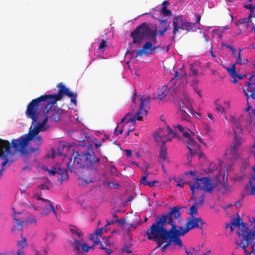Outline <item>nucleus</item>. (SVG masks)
Here are the masks:
<instances>
[{
  "label": "nucleus",
  "mask_w": 255,
  "mask_h": 255,
  "mask_svg": "<svg viewBox=\"0 0 255 255\" xmlns=\"http://www.w3.org/2000/svg\"><path fill=\"white\" fill-rule=\"evenodd\" d=\"M44 95L33 99L27 106L25 115L27 118L32 120V124L37 123L39 114L42 112L44 119L42 124L45 125L48 120L52 121L54 108L52 106L56 103L53 102L51 98H44Z\"/></svg>",
  "instance_id": "1"
},
{
  "label": "nucleus",
  "mask_w": 255,
  "mask_h": 255,
  "mask_svg": "<svg viewBox=\"0 0 255 255\" xmlns=\"http://www.w3.org/2000/svg\"><path fill=\"white\" fill-rule=\"evenodd\" d=\"M165 221V218L157 217L156 222L147 229L144 235L148 240L153 241L156 243L157 246L156 249L163 245L161 240L165 238L168 230L165 227L166 225Z\"/></svg>",
  "instance_id": "2"
},
{
  "label": "nucleus",
  "mask_w": 255,
  "mask_h": 255,
  "mask_svg": "<svg viewBox=\"0 0 255 255\" xmlns=\"http://www.w3.org/2000/svg\"><path fill=\"white\" fill-rule=\"evenodd\" d=\"M36 125H31L29 128V132L27 134L21 136L19 139H12L11 140V147L14 148V152H16L17 151L24 153L25 150L26 146L28 144L29 142L35 138L34 136H37L39 132L42 130L43 128L44 125L42 124V122L35 123Z\"/></svg>",
  "instance_id": "3"
},
{
  "label": "nucleus",
  "mask_w": 255,
  "mask_h": 255,
  "mask_svg": "<svg viewBox=\"0 0 255 255\" xmlns=\"http://www.w3.org/2000/svg\"><path fill=\"white\" fill-rule=\"evenodd\" d=\"M130 37L132 38L133 44L140 43L143 39L151 40L155 44L157 43L156 29L150 28L148 24L144 22L131 32Z\"/></svg>",
  "instance_id": "4"
},
{
  "label": "nucleus",
  "mask_w": 255,
  "mask_h": 255,
  "mask_svg": "<svg viewBox=\"0 0 255 255\" xmlns=\"http://www.w3.org/2000/svg\"><path fill=\"white\" fill-rule=\"evenodd\" d=\"M195 23L187 22L183 16H175L173 19V36L171 37V40L174 42H176L175 36L180 33V29L186 30L189 31L192 29Z\"/></svg>",
  "instance_id": "5"
},
{
  "label": "nucleus",
  "mask_w": 255,
  "mask_h": 255,
  "mask_svg": "<svg viewBox=\"0 0 255 255\" xmlns=\"http://www.w3.org/2000/svg\"><path fill=\"white\" fill-rule=\"evenodd\" d=\"M182 134L187 138V140L185 141V143L189 149V152L187 153V164L190 165L191 163V157L197 154L200 149V145L192 137V135H194L195 134L188 128L185 129L182 132Z\"/></svg>",
  "instance_id": "6"
},
{
  "label": "nucleus",
  "mask_w": 255,
  "mask_h": 255,
  "mask_svg": "<svg viewBox=\"0 0 255 255\" xmlns=\"http://www.w3.org/2000/svg\"><path fill=\"white\" fill-rule=\"evenodd\" d=\"M205 224V221L201 218L188 217L185 220V227H179L177 230L183 236L194 228H197L202 230Z\"/></svg>",
  "instance_id": "7"
},
{
  "label": "nucleus",
  "mask_w": 255,
  "mask_h": 255,
  "mask_svg": "<svg viewBox=\"0 0 255 255\" xmlns=\"http://www.w3.org/2000/svg\"><path fill=\"white\" fill-rule=\"evenodd\" d=\"M83 158H84V168L92 170L93 173H96L100 158L95 156L92 149H89L88 151L83 153Z\"/></svg>",
  "instance_id": "8"
},
{
  "label": "nucleus",
  "mask_w": 255,
  "mask_h": 255,
  "mask_svg": "<svg viewBox=\"0 0 255 255\" xmlns=\"http://www.w3.org/2000/svg\"><path fill=\"white\" fill-rule=\"evenodd\" d=\"M182 208L175 206L171 208L170 210L166 214H162L160 218H165V224L171 225V229H177V227L174 221V219H177L181 217L182 211Z\"/></svg>",
  "instance_id": "9"
},
{
  "label": "nucleus",
  "mask_w": 255,
  "mask_h": 255,
  "mask_svg": "<svg viewBox=\"0 0 255 255\" xmlns=\"http://www.w3.org/2000/svg\"><path fill=\"white\" fill-rule=\"evenodd\" d=\"M84 158H83V155L81 156L78 151L73 150L71 158L66 163L67 168L70 172H73L74 167L77 169L84 168Z\"/></svg>",
  "instance_id": "10"
},
{
  "label": "nucleus",
  "mask_w": 255,
  "mask_h": 255,
  "mask_svg": "<svg viewBox=\"0 0 255 255\" xmlns=\"http://www.w3.org/2000/svg\"><path fill=\"white\" fill-rule=\"evenodd\" d=\"M181 236H182V235L177 229L170 228L168 230L165 238L162 239L161 242H163V244L166 243L165 245L168 247L172 245L176 247L177 246L178 241H179Z\"/></svg>",
  "instance_id": "11"
},
{
  "label": "nucleus",
  "mask_w": 255,
  "mask_h": 255,
  "mask_svg": "<svg viewBox=\"0 0 255 255\" xmlns=\"http://www.w3.org/2000/svg\"><path fill=\"white\" fill-rule=\"evenodd\" d=\"M175 135V132L168 126L165 130L160 129L154 135V138L157 142L161 141L162 144H165L166 142L171 141Z\"/></svg>",
  "instance_id": "12"
},
{
  "label": "nucleus",
  "mask_w": 255,
  "mask_h": 255,
  "mask_svg": "<svg viewBox=\"0 0 255 255\" xmlns=\"http://www.w3.org/2000/svg\"><path fill=\"white\" fill-rule=\"evenodd\" d=\"M57 87L58 88V91L57 94L52 95H44V98H51L53 100V102H56L60 100L63 95H65L68 97L74 96V93L71 92L69 89L64 85L62 83H59Z\"/></svg>",
  "instance_id": "13"
},
{
  "label": "nucleus",
  "mask_w": 255,
  "mask_h": 255,
  "mask_svg": "<svg viewBox=\"0 0 255 255\" xmlns=\"http://www.w3.org/2000/svg\"><path fill=\"white\" fill-rule=\"evenodd\" d=\"M252 218L250 219L249 221L251 223V226L252 229L250 230L249 225L248 224L244 223L240 217L234 220L232 223L233 224L234 226L238 228L239 231L237 232V235L239 237H241L242 235L247 234L250 232H253V227L255 225L254 222L253 221Z\"/></svg>",
  "instance_id": "14"
},
{
  "label": "nucleus",
  "mask_w": 255,
  "mask_h": 255,
  "mask_svg": "<svg viewBox=\"0 0 255 255\" xmlns=\"http://www.w3.org/2000/svg\"><path fill=\"white\" fill-rule=\"evenodd\" d=\"M253 221L255 225L253 227V232H250L247 234L242 235L241 238V242H236V245L242 248L244 251L247 249V247L251 244L254 240H255V218L253 217Z\"/></svg>",
  "instance_id": "15"
},
{
  "label": "nucleus",
  "mask_w": 255,
  "mask_h": 255,
  "mask_svg": "<svg viewBox=\"0 0 255 255\" xmlns=\"http://www.w3.org/2000/svg\"><path fill=\"white\" fill-rule=\"evenodd\" d=\"M196 182H199L200 184L199 189L204 190L209 193L213 192V189L216 185L212 182L211 179L209 177L196 178Z\"/></svg>",
  "instance_id": "16"
},
{
  "label": "nucleus",
  "mask_w": 255,
  "mask_h": 255,
  "mask_svg": "<svg viewBox=\"0 0 255 255\" xmlns=\"http://www.w3.org/2000/svg\"><path fill=\"white\" fill-rule=\"evenodd\" d=\"M45 170L48 171L51 175H54L56 173L59 174L60 177L58 178V181L60 182V184H62L64 180H67L69 179L68 172L66 169L61 168L52 167L51 169L46 168Z\"/></svg>",
  "instance_id": "17"
},
{
  "label": "nucleus",
  "mask_w": 255,
  "mask_h": 255,
  "mask_svg": "<svg viewBox=\"0 0 255 255\" xmlns=\"http://www.w3.org/2000/svg\"><path fill=\"white\" fill-rule=\"evenodd\" d=\"M152 43H153L151 40H150V41L145 42L142 46V48L137 51L136 56L135 57H137V56H141L143 54L145 55L151 54L154 50L159 48V46H153Z\"/></svg>",
  "instance_id": "18"
},
{
  "label": "nucleus",
  "mask_w": 255,
  "mask_h": 255,
  "mask_svg": "<svg viewBox=\"0 0 255 255\" xmlns=\"http://www.w3.org/2000/svg\"><path fill=\"white\" fill-rule=\"evenodd\" d=\"M252 22L251 17L249 16L248 18H244L239 19L236 22V25L239 26L241 32L245 31L249 27V22Z\"/></svg>",
  "instance_id": "19"
},
{
  "label": "nucleus",
  "mask_w": 255,
  "mask_h": 255,
  "mask_svg": "<svg viewBox=\"0 0 255 255\" xmlns=\"http://www.w3.org/2000/svg\"><path fill=\"white\" fill-rule=\"evenodd\" d=\"M189 106V105H188ZM183 106V105H180V115H181V118L182 120L186 121H189L190 120V117L191 115L190 114L189 111L187 110V108Z\"/></svg>",
  "instance_id": "20"
},
{
  "label": "nucleus",
  "mask_w": 255,
  "mask_h": 255,
  "mask_svg": "<svg viewBox=\"0 0 255 255\" xmlns=\"http://www.w3.org/2000/svg\"><path fill=\"white\" fill-rule=\"evenodd\" d=\"M35 197L37 200L43 201L44 202H47L48 204V205L46 206L47 211L45 214V215H47L48 214L50 213V212H52L55 215V216H56V213L55 209L53 206L52 205V204L50 202L49 200L41 197L40 195H38L37 194L35 195Z\"/></svg>",
  "instance_id": "21"
},
{
  "label": "nucleus",
  "mask_w": 255,
  "mask_h": 255,
  "mask_svg": "<svg viewBox=\"0 0 255 255\" xmlns=\"http://www.w3.org/2000/svg\"><path fill=\"white\" fill-rule=\"evenodd\" d=\"M240 143L239 141L236 140V143H234V146L229 148L226 151L227 154H230L234 158H236L238 157L237 148L240 146Z\"/></svg>",
  "instance_id": "22"
},
{
  "label": "nucleus",
  "mask_w": 255,
  "mask_h": 255,
  "mask_svg": "<svg viewBox=\"0 0 255 255\" xmlns=\"http://www.w3.org/2000/svg\"><path fill=\"white\" fill-rule=\"evenodd\" d=\"M147 113L148 112L145 108L142 107V106H139V109L138 111L134 115L135 118L138 121H143V116H146Z\"/></svg>",
  "instance_id": "23"
},
{
  "label": "nucleus",
  "mask_w": 255,
  "mask_h": 255,
  "mask_svg": "<svg viewBox=\"0 0 255 255\" xmlns=\"http://www.w3.org/2000/svg\"><path fill=\"white\" fill-rule=\"evenodd\" d=\"M33 142L35 143V145L36 146V148H30V152H34L37 150H38L39 148V147L41 146L42 142V137L39 136H36L35 137V138L31 139Z\"/></svg>",
  "instance_id": "24"
},
{
  "label": "nucleus",
  "mask_w": 255,
  "mask_h": 255,
  "mask_svg": "<svg viewBox=\"0 0 255 255\" xmlns=\"http://www.w3.org/2000/svg\"><path fill=\"white\" fill-rule=\"evenodd\" d=\"M63 112V110L60 108H54V112L52 116V121H59Z\"/></svg>",
  "instance_id": "25"
},
{
  "label": "nucleus",
  "mask_w": 255,
  "mask_h": 255,
  "mask_svg": "<svg viewBox=\"0 0 255 255\" xmlns=\"http://www.w3.org/2000/svg\"><path fill=\"white\" fill-rule=\"evenodd\" d=\"M189 185L192 194L191 199L196 201V200L197 199V197L195 196L196 193L197 192L195 191V189H199V187H200L199 182L195 181V182L193 184L190 183Z\"/></svg>",
  "instance_id": "26"
},
{
  "label": "nucleus",
  "mask_w": 255,
  "mask_h": 255,
  "mask_svg": "<svg viewBox=\"0 0 255 255\" xmlns=\"http://www.w3.org/2000/svg\"><path fill=\"white\" fill-rule=\"evenodd\" d=\"M198 203L196 201L194 205H193L189 209V214L191 215L190 217H195V216L198 214Z\"/></svg>",
  "instance_id": "27"
},
{
  "label": "nucleus",
  "mask_w": 255,
  "mask_h": 255,
  "mask_svg": "<svg viewBox=\"0 0 255 255\" xmlns=\"http://www.w3.org/2000/svg\"><path fill=\"white\" fill-rule=\"evenodd\" d=\"M13 219L15 226L12 228V231H14L15 228H16L19 231H22L23 226L22 224L24 223V221H22L20 219H17L15 216L14 217Z\"/></svg>",
  "instance_id": "28"
},
{
  "label": "nucleus",
  "mask_w": 255,
  "mask_h": 255,
  "mask_svg": "<svg viewBox=\"0 0 255 255\" xmlns=\"http://www.w3.org/2000/svg\"><path fill=\"white\" fill-rule=\"evenodd\" d=\"M165 92V88L164 87L159 88L157 91V96L153 98V100L159 99L160 100H162L165 96L166 94H164Z\"/></svg>",
  "instance_id": "29"
},
{
  "label": "nucleus",
  "mask_w": 255,
  "mask_h": 255,
  "mask_svg": "<svg viewBox=\"0 0 255 255\" xmlns=\"http://www.w3.org/2000/svg\"><path fill=\"white\" fill-rule=\"evenodd\" d=\"M242 50V49H239V52L238 56L237 58V61L235 63L236 64L239 63L240 65H247L249 62V61L248 59L244 58L242 59L241 57V52Z\"/></svg>",
  "instance_id": "30"
},
{
  "label": "nucleus",
  "mask_w": 255,
  "mask_h": 255,
  "mask_svg": "<svg viewBox=\"0 0 255 255\" xmlns=\"http://www.w3.org/2000/svg\"><path fill=\"white\" fill-rule=\"evenodd\" d=\"M160 21L159 24V29L168 30L169 27V24L167 22V19H158Z\"/></svg>",
  "instance_id": "31"
},
{
  "label": "nucleus",
  "mask_w": 255,
  "mask_h": 255,
  "mask_svg": "<svg viewBox=\"0 0 255 255\" xmlns=\"http://www.w3.org/2000/svg\"><path fill=\"white\" fill-rule=\"evenodd\" d=\"M159 12L164 16H171L172 14V11L168 9L166 5H162Z\"/></svg>",
  "instance_id": "32"
},
{
  "label": "nucleus",
  "mask_w": 255,
  "mask_h": 255,
  "mask_svg": "<svg viewBox=\"0 0 255 255\" xmlns=\"http://www.w3.org/2000/svg\"><path fill=\"white\" fill-rule=\"evenodd\" d=\"M167 149L165 147L164 144H162L160 147V151L159 153V157L161 159L165 160L167 158Z\"/></svg>",
  "instance_id": "33"
},
{
  "label": "nucleus",
  "mask_w": 255,
  "mask_h": 255,
  "mask_svg": "<svg viewBox=\"0 0 255 255\" xmlns=\"http://www.w3.org/2000/svg\"><path fill=\"white\" fill-rule=\"evenodd\" d=\"M69 230L73 234L77 236L78 237H80L82 235L79 229L74 226H70Z\"/></svg>",
  "instance_id": "34"
},
{
  "label": "nucleus",
  "mask_w": 255,
  "mask_h": 255,
  "mask_svg": "<svg viewBox=\"0 0 255 255\" xmlns=\"http://www.w3.org/2000/svg\"><path fill=\"white\" fill-rule=\"evenodd\" d=\"M236 64L235 63L231 65L230 67H226V69L227 72L230 74V75L232 77V78L234 77L235 74H236L237 71L236 70Z\"/></svg>",
  "instance_id": "35"
},
{
  "label": "nucleus",
  "mask_w": 255,
  "mask_h": 255,
  "mask_svg": "<svg viewBox=\"0 0 255 255\" xmlns=\"http://www.w3.org/2000/svg\"><path fill=\"white\" fill-rule=\"evenodd\" d=\"M144 175H143L140 179V183L141 184L143 185H147V184L148 181L146 180L147 177L149 174V173L147 172V168H146L145 170L144 171Z\"/></svg>",
  "instance_id": "36"
},
{
  "label": "nucleus",
  "mask_w": 255,
  "mask_h": 255,
  "mask_svg": "<svg viewBox=\"0 0 255 255\" xmlns=\"http://www.w3.org/2000/svg\"><path fill=\"white\" fill-rule=\"evenodd\" d=\"M245 7L250 9V13L249 15L250 17H255V15L254 14L255 10V5L252 4H248L245 5Z\"/></svg>",
  "instance_id": "37"
},
{
  "label": "nucleus",
  "mask_w": 255,
  "mask_h": 255,
  "mask_svg": "<svg viewBox=\"0 0 255 255\" xmlns=\"http://www.w3.org/2000/svg\"><path fill=\"white\" fill-rule=\"evenodd\" d=\"M71 245L74 248V250L77 252H79L80 251V248L82 246V244L80 243V242L75 239H73V242L71 243Z\"/></svg>",
  "instance_id": "38"
},
{
  "label": "nucleus",
  "mask_w": 255,
  "mask_h": 255,
  "mask_svg": "<svg viewBox=\"0 0 255 255\" xmlns=\"http://www.w3.org/2000/svg\"><path fill=\"white\" fill-rule=\"evenodd\" d=\"M150 99H151L149 96H147L145 98H143V97L141 96L140 98V103L139 106H142V107L145 108L147 105L150 102Z\"/></svg>",
  "instance_id": "39"
},
{
  "label": "nucleus",
  "mask_w": 255,
  "mask_h": 255,
  "mask_svg": "<svg viewBox=\"0 0 255 255\" xmlns=\"http://www.w3.org/2000/svg\"><path fill=\"white\" fill-rule=\"evenodd\" d=\"M222 188L225 193H230L232 191V187L229 185L227 182H224L222 185Z\"/></svg>",
  "instance_id": "40"
},
{
  "label": "nucleus",
  "mask_w": 255,
  "mask_h": 255,
  "mask_svg": "<svg viewBox=\"0 0 255 255\" xmlns=\"http://www.w3.org/2000/svg\"><path fill=\"white\" fill-rule=\"evenodd\" d=\"M230 121L233 124L234 126L236 127L237 128H240L241 126L239 122V120L237 119L235 117L233 116H231L230 117Z\"/></svg>",
  "instance_id": "41"
},
{
  "label": "nucleus",
  "mask_w": 255,
  "mask_h": 255,
  "mask_svg": "<svg viewBox=\"0 0 255 255\" xmlns=\"http://www.w3.org/2000/svg\"><path fill=\"white\" fill-rule=\"evenodd\" d=\"M89 240L93 241L94 247L98 245L100 242V239L94 234H91L89 236Z\"/></svg>",
  "instance_id": "42"
},
{
  "label": "nucleus",
  "mask_w": 255,
  "mask_h": 255,
  "mask_svg": "<svg viewBox=\"0 0 255 255\" xmlns=\"http://www.w3.org/2000/svg\"><path fill=\"white\" fill-rule=\"evenodd\" d=\"M81 248L83 250V251L85 252H88L90 249H94V246L90 247L86 243H82V246Z\"/></svg>",
  "instance_id": "43"
},
{
  "label": "nucleus",
  "mask_w": 255,
  "mask_h": 255,
  "mask_svg": "<svg viewBox=\"0 0 255 255\" xmlns=\"http://www.w3.org/2000/svg\"><path fill=\"white\" fill-rule=\"evenodd\" d=\"M187 110L189 111V112L190 113V114L192 116L193 115H195L196 116H200V114L199 113H196L193 110V109L192 108V107H191V106L190 104H189V106H188V107L187 108Z\"/></svg>",
  "instance_id": "44"
},
{
  "label": "nucleus",
  "mask_w": 255,
  "mask_h": 255,
  "mask_svg": "<svg viewBox=\"0 0 255 255\" xmlns=\"http://www.w3.org/2000/svg\"><path fill=\"white\" fill-rule=\"evenodd\" d=\"M55 235L53 233H50L47 235L45 240L49 243H51L53 241L55 238Z\"/></svg>",
  "instance_id": "45"
},
{
  "label": "nucleus",
  "mask_w": 255,
  "mask_h": 255,
  "mask_svg": "<svg viewBox=\"0 0 255 255\" xmlns=\"http://www.w3.org/2000/svg\"><path fill=\"white\" fill-rule=\"evenodd\" d=\"M190 71L191 73L190 75H195L197 76L199 74V71L195 68H194V66L191 65L190 66Z\"/></svg>",
  "instance_id": "46"
},
{
  "label": "nucleus",
  "mask_w": 255,
  "mask_h": 255,
  "mask_svg": "<svg viewBox=\"0 0 255 255\" xmlns=\"http://www.w3.org/2000/svg\"><path fill=\"white\" fill-rule=\"evenodd\" d=\"M178 244L177 245V247L179 248L184 250L185 251V253L188 251L187 248L183 244V243L180 238L179 239V241H178Z\"/></svg>",
  "instance_id": "47"
},
{
  "label": "nucleus",
  "mask_w": 255,
  "mask_h": 255,
  "mask_svg": "<svg viewBox=\"0 0 255 255\" xmlns=\"http://www.w3.org/2000/svg\"><path fill=\"white\" fill-rule=\"evenodd\" d=\"M26 238H23L22 240L19 241L17 243V245L18 246L21 247L22 249L25 246H26Z\"/></svg>",
  "instance_id": "48"
},
{
  "label": "nucleus",
  "mask_w": 255,
  "mask_h": 255,
  "mask_svg": "<svg viewBox=\"0 0 255 255\" xmlns=\"http://www.w3.org/2000/svg\"><path fill=\"white\" fill-rule=\"evenodd\" d=\"M107 47H108V45L106 44V40H102L99 46V49L102 50Z\"/></svg>",
  "instance_id": "49"
},
{
  "label": "nucleus",
  "mask_w": 255,
  "mask_h": 255,
  "mask_svg": "<svg viewBox=\"0 0 255 255\" xmlns=\"http://www.w3.org/2000/svg\"><path fill=\"white\" fill-rule=\"evenodd\" d=\"M200 200L198 203V205H202L205 203V195L204 193H202L200 196Z\"/></svg>",
  "instance_id": "50"
},
{
  "label": "nucleus",
  "mask_w": 255,
  "mask_h": 255,
  "mask_svg": "<svg viewBox=\"0 0 255 255\" xmlns=\"http://www.w3.org/2000/svg\"><path fill=\"white\" fill-rule=\"evenodd\" d=\"M215 109L217 113L220 114H223L225 112L224 108L221 105L216 107Z\"/></svg>",
  "instance_id": "51"
},
{
  "label": "nucleus",
  "mask_w": 255,
  "mask_h": 255,
  "mask_svg": "<svg viewBox=\"0 0 255 255\" xmlns=\"http://www.w3.org/2000/svg\"><path fill=\"white\" fill-rule=\"evenodd\" d=\"M224 45L225 46H226L227 48H229L231 50V51H232L234 56H236V55H235L236 50L233 46H231V45H230L228 44H224Z\"/></svg>",
  "instance_id": "52"
},
{
  "label": "nucleus",
  "mask_w": 255,
  "mask_h": 255,
  "mask_svg": "<svg viewBox=\"0 0 255 255\" xmlns=\"http://www.w3.org/2000/svg\"><path fill=\"white\" fill-rule=\"evenodd\" d=\"M38 189L39 190H44V189H47V190H49V187L47 184H40L38 186Z\"/></svg>",
  "instance_id": "53"
},
{
  "label": "nucleus",
  "mask_w": 255,
  "mask_h": 255,
  "mask_svg": "<svg viewBox=\"0 0 255 255\" xmlns=\"http://www.w3.org/2000/svg\"><path fill=\"white\" fill-rule=\"evenodd\" d=\"M103 230V228L98 229L95 231L94 234L97 237H98L99 236H101Z\"/></svg>",
  "instance_id": "54"
},
{
  "label": "nucleus",
  "mask_w": 255,
  "mask_h": 255,
  "mask_svg": "<svg viewBox=\"0 0 255 255\" xmlns=\"http://www.w3.org/2000/svg\"><path fill=\"white\" fill-rule=\"evenodd\" d=\"M115 222H116L117 223H118L119 224H120L122 226L125 225L126 223L125 220H123V219H118V218H117L115 220Z\"/></svg>",
  "instance_id": "55"
},
{
  "label": "nucleus",
  "mask_w": 255,
  "mask_h": 255,
  "mask_svg": "<svg viewBox=\"0 0 255 255\" xmlns=\"http://www.w3.org/2000/svg\"><path fill=\"white\" fill-rule=\"evenodd\" d=\"M246 77V75H242L241 74L238 73L237 72L236 74H235V75L234 76V78H238L239 79H244Z\"/></svg>",
  "instance_id": "56"
},
{
  "label": "nucleus",
  "mask_w": 255,
  "mask_h": 255,
  "mask_svg": "<svg viewBox=\"0 0 255 255\" xmlns=\"http://www.w3.org/2000/svg\"><path fill=\"white\" fill-rule=\"evenodd\" d=\"M174 128H177L178 130L180 131L181 133H182L185 130V129L181 125H180L175 126Z\"/></svg>",
  "instance_id": "57"
},
{
  "label": "nucleus",
  "mask_w": 255,
  "mask_h": 255,
  "mask_svg": "<svg viewBox=\"0 0 255 255\" xmlns=\"http://www.w3.org/2000/svg\"><path fill=\"white\" fill-rule=\"evenodd\" d=\"M234 225H233V224L232 222H231L226 226V228H229L230 229L231 233H232L234 230Z\"/></svg>",
  "instance_id": "58"
},
{
  "label": "nucleus",
  "mask_w": 255,
  "mask_h": 255,
  "mask_svg": "<svg viewBox=\"0 0 255 255\" xmlns=\"http://www.w3.org/2000/svg\"><path fill=\"white\" fill-rule=\"evenodd\" d=\"M250 245H251L252 250L249 253V254L255 255V243L251 242Z\"/></svg>",
  "instance_id": "59"
},
{
  "label": "nucleus",
  "mask_w": 255,
  "mask_h": 255,
  "mask_svg": "<svg viewBox=\"0 0 255 255\" xmlns=\"http://www.w3.org/2000/svg\"><path fill=\"white\" fill-rule=\"evenodd\" d=\"M135 120L136 119L135 118V117L133 118L131 117L128 120L127 123H131L133 126H134L135 124Z\"/></svg>",
  "instance_id": "60"
},
{
  "label": "nucleus",
  "mask_w": 255,
  "mask_h": 255,
  "mask_svg": "<svg viewBox=\"0 0 255 255\" xmlns=\"http://www.w3.org/2000/svg\"><path fill=\"white\" fill-rule=\"evenodd\" d=\"M251 95L250 96L254 99H255V88H250Z\"/></svg>",
  "instance_id": "61"
},
{
  "label": "nucleus",
  "mask_w": 255,
  "mask_h": 255,
  "mask_svg": "<svg viewBox=\"0 0 255 255\" xmlns=\"http://www.w3.org/2000/svg\"><path fill=\"white\" fill-rule=\"evenodd\" d=\"M158 181L156 180H154L152 181L148 182L147 185L150 187H153L154 186L155 183H157Z\"/></svg>",
  "instance_id": "62"
},
{
  "label": "nucleus",
  "mask_w": 255,
  "mask_h": 255,
  "mask_svg": "<svg viewBox=\"0 0 255 255\" xmlns=\"http://www.w3.org/2000/svg\"><path fill=\"white\" fill-rule=\"evenodd\" d=\"M74 96L70 97L71 98V102L72 103H73L75 105H76V102H77V101H76L77 95H76V94L74 93Z\"/></svg>",
  "instance_id": "63"
},
{
  "label": "nucleus",
  "mask_w": 255,
  "mask_h": 255,
  "mask_svg": "<svg viewBox=\"0 0 255 255\" xmlns=\"http://www.w3.org/2000/svg\"><path fill=\"white\" fill-rule=\"evenodd\" d=\"M124 251L128 254H130L132 253V251L128 246L124 247Z\"/></svg>",
  "instance_id": "64"
}]
</instances>
